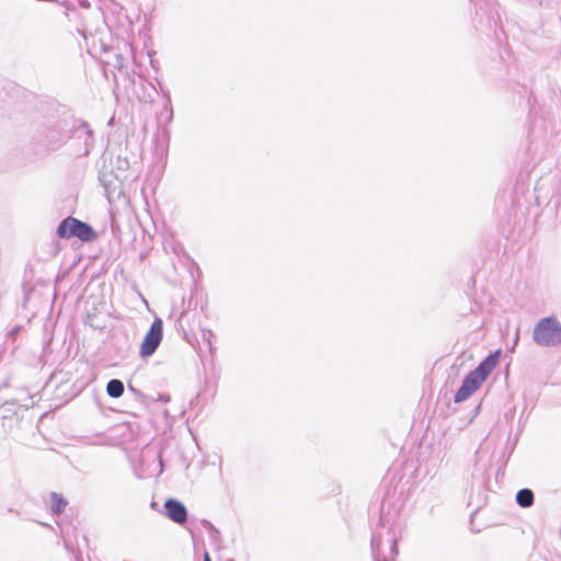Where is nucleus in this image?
<instances>
[{
    "label": "nucleus",
    "instance_id": "obj_1",
    "mask_svg": "<svg viewBox=\"0 0 561 561\" xmlns=\"http://www.w3.org/2000/svg\"><path fill=\"white\" fill-rule=\"evenodd\" d=\"M32 126L34 129L30 138V150L36 157H46L58 151L70 140V134L78 138L83 137V142L78 146V157L88 156L94 147V133L89 124L65 108L36 118Z\"/></svg>",
    "mask_w": 561,
    "mask_h": 561
},
{
    "label": "nucleus",
    "instance_id": "obj_8",
    "mask_svg": "<svg viewBox=\"0 0 561 561\" xmlns=\"http://www.w3.org/2000/svg\"><path fill=\"white\" fill-rule=\"evenodd\" d=\"M551 188H552L553 194L551 195V197H549L548 193L550 191V187L547 186L546 181L541 179L537 183V185L535 186V192H536V201H537L538 205L545 203L546 199H548L547 206H549L552 201L554 202V207H557L559 205V203H560L559 184L556 183L554 185L551 186Z\"/></svg>",
    "mask_w": 561,
    "mask_h": 561
},
{
    "label": "nucleus",
    "instance_id": "obj_19",
    "mask_svg": "<svg viewBox=\"0 0 561 561\" xmlns=\"http://www.w3.org/2000/svg\"><path fill=\"white\" fill-rule=\"evenodd\" d=\"M480 409H481V402L478 403L474 409H473V413L471 415V417L469 419L468 423H471L473 421V419L479 414L480 412Z\"/></svg>",
    "mask_w": 561,
    "mask_h": 561
},
{
    "label": "nucleus",
    "instance_id": "obj_9",
    "mask_svg": "<svg viewBox=\"0 0 561 561\" xmlns=\"http://www.w3.org/2000/svg\"><path fill=\"white\" fill-rule=\"evenodd\" d=\"M99 181L101 185L104 187L108 201H111V198L116 192H118V196L122 194V184L117 176L113 175L112 172H100Z\"/></svg>",
    "mask_w": 561,
    "mask_h": 561
},
{
    "label": "nucleus",
    "instance_id": "obj_12",
    "mask_svg": "<svg viewBox=\"0 0 561 561\" xmlns=\"http://www.w3.org/2000/svg\"><path fill=\"white\" fill-rule=\"evenodd\" d=\"M124 382L121 379L113 378L106 383V393L111 398H121L124 393Z\"/></svg>",
    "mask_w": 561,
    "mask_h": 561
},
{
    "label": "nucleus",
    "instance_id": "obj_11",
    "mask_svg": "<svg viewBox=\"0 0 561 561\" xmlns=\"http://www.w3.org/2000/svg\"><path fill=\"white\" fill-rule=\"evenodd\" d=\"M515 500H516V503L520 507L528 508V507L533 506V504H534L535 494H534L533 490H530L528 488H524V489H520L516 493Z\"/></svg>",
    "mask_w": 561,
    "mask_h": 561
},
{
    "label": "nucleus",
    "instance_id": "obj_4",
    "mask_svg": "<svg viewBox=\"0 0 561 561\" xmlns=\"http://www.w3.org/2000/svg\"><path fill=\"white\" fill-rule=\"evenodd\" d=\"M389 524V519H387L383 515V508H381L380 514V527L387 528L386 531V541L389 543V553L387 554L383 551V540L385 536L381 531L377 530L373 534L370 539V549L374 561H393L394 557L398 554V543L394 538V535L391 534L390 528L387 527Z\"/></svg>",
    "mask_w": 561,
    "mask_h": 561
},
{
    "label": "nucleus",
    "instance_id": "obj_23",
    "mask_svg": "<svg viewBox=\"0 0 561 561\" xmlns=\"http://www.w3.org/2000/svg\"><path fill=\"white\" fill-rule=\"evenodd\" d=\"M128 390H130L134 393H138V390L131 383L128 385Z\"/></svg>",
    "mask_w": 561,
    "mask_h": 561
},
{
    "label": "nucleus",
    "instance_id": "obj_20",
    "mask_svg": "<svg viewBox=\"0 0 561 561\" xmlns=\"http://www.w3.org/2000/svg\"><path fill=\"white\" fill-rule=\"evenodd\" d=\"M202 526L209 533V529L214 528L215 526L211 524V522L207 519L202 520Z\"/></svg>",
    "mask_w": 561,
    "mask_h": 561
},
{
    "label": "nucleus",
    "instance_id": "obj_7",
    "mask_svg": "<svg viewBox=\"0 0 561 561\" xmlns=\"http://www.w3.org/2000/svg\"><path fill=\"white\" fill-rule=\"evenodd\" d=\"M163 514L173 523L183 525L187 522L188 512L186 506L174 497H169L163 504Z\"/></svg>",
    "mask_w": 561,
    "mask_h": 561
},
{
    "label": "nucleus",
    "instance_id": "obj_17",
    "mask_svg": "<svg viewBox=\"0 0 561 561\" xmlns=\"http://www.w3.org/2000/svg\"><path fill=\"white\" fill-rule=\"evenodd\" d=\"M163 96L165 98V104H164V108L165 110H170V113H172V108H171V98H170V93L167 91V92H163ZM172 116V114H170Z\"/></svg>",
    "mask_w": 561,
    "mask_h": 561
},
{
    "label": "nucleus",
    "instance_id": "obj_2",
    "mask_svg": "<svg viewBox=\"0 0 561 561\" xmlns=\"http://www.w3.org/2000/svg\"><path fill=\"white\" fill-rule=\"evenodd\" d=\"M501 354V350L491 352L473 370L469 371L463 377L460 388L454 396V401L456 403L467 400L477 389H479L497 365Z\"/></svg>",
    "mask_w": 561,
    "mask_h": 561
},
{
    "label": "nucleus",
    "instance_id": "obj_6",
    "mask_svg": "<svg viewBox=\"0 0 561 561\" xmlns=\"http://www.w3.org/2000/svg\"><path fill=\"white\" fill-rule=\"evenodd\" d=\"M162 339L163 321L161 318L156 317L140 344V357L147 358L152 356L160 346Z\"/></svg>",
    "mask_w": 561,
    "mask_h": 561
},
{
    "label": "nucleus",
    "instance_id": "obj_22",
    "mask_svg": "<svg viewBox=\"0 0 561 561\" xmlns=\"http://www.w3.org/2000/svg\"><path fill=\"white\" fill-rule=\"evenodd\" d=\"M203 561H211L210 556L207 551H205L203 554Z\"/></svg>",
    "mask_w": 561,
    "mask_h": 561
},
{
    "label": "nucleus",
    "instance_id": "obj_5",
    "mask_svg": "<svg viewBox=\"0 0 561 561\" xmlns=\"http://www.w3.org/2000/svg\"><path fill=\"white\" fill-rule=\"evenodd\" d=\"M56 234L60 239L78 238L83 242H91L98 238V233L90 224L72 216H68L59 222Z\"/></svg>",
    "mask_w": 561,
    "mask_h": 561
},
{
    "label": "nucleus",
    "instance_id": "obj_18",
    "mask_svg": "<svg viewBox=\"0 0 561 561\" xmlns=\"http://www.w3.org/2000/svg\"><path fill=\"white\" fill-rule=\"evenodd\" d=\"M128 165H129V163L127 160H123V161L121 159L117 160V168L119 170H126V169H128Z\"/></svg>",
    "mask_w": 561,
    "mask_h": 561
},
{
    "label": "nucleus",
    "instance_id": "obj_24",
    "mask_svg": "<svg viewBox=\"0 0 561 561\" xmlns=\"http://www.w3.org/2000/svg\"><path fill=\"white\" fill-rule=\"evenodd\" d=\"M20 405L25 408V409H28V408H31L33 405V402H31V403L26 402V403H22Z\"/></svg>",
    "mask_w": 561,
    "mask_h": 561
},
{
    "label": "nucleus",
    "instance_id": "obj_14",
    "mask_svg": "<svg viewBox=\"0 0 561 561\" xmlns=\"http://www.w3.org/2000/svg\"><path fill=\"white\" fill-rule=\"evenodd\" d=\"M70 140H72V145L71 146L73 147V152L77 156L78 146H79V144L83 142V137L78 138V137H76V135L72 136L70 134Z\"/></svg>",
    "mask_w": 561,
    "mask_h": 561
},
{
    "label": "nucleus",
    "instance_id": "obj_10",
    "mask_svg": "<svg viewBox=\"0 0 561 561\" xmlns=\"http://www.w3.org/2000/svg\"><path fill=\"white\" fill-rule=\"evenodd\" d=\"M68 501L62 496V494L57 492L50 493V511L53 515H60L64 513Z\"/></svg>",
    "mask_w": 561,
    "mask_h": 561
},
{
    "label": "nucleus",
    "instance_id": "obj_26",
    "mask_svg": "<svg viewBox=\"0 0 561 561\" xmlns=\"http://www.w3.org/2000/svg\"><path fill=\"white\" fill-rule=\"evenodd\" d=\"M156 505H157V504H156L154 502H151V507H153V508H154V507H156Z\"/></svg>",
    "mask_w": 561,
    "mask_h": 561
},
{
    "label": "nucleus",
    "instance_id": "obj_21",
    "mask_svg": "<svg viewBox=\"0 0 561 561\" xmlns=\"http://www.w3.org/2000/svg\"><path fill=\"white\" fill-rule=\"evenodd\" d=\"M79 4L82 8H89L90 7V3L87 0H79Z\"/></svg>",
    "mask_w": 561,
    "mask_h": 561
},
{
    "label": "nucleus",
    "instance_id": "obj_16",
    "mask_svg": "<svg viewBox=\"0 0 561 561\" xmlns=\"http://www.w3.org/2000/svg\"><path fill=\"white\" fill-rule=\"evenodd\" d=\"M22 330V325H14L10 331L8 332V335L12 339H14L20 331Z\"/></svg>",
    "mask_w": 561,
    "mask_h": 561
},
{
    "label": "nucleus",
    "instance_id": "obj_3",
    "mask_svg": "<svg viewBox=\"0 0 561 561\" xmlns=\"http://www.w3.org/2000/svg\"><path fill=\"white\" fill-rule=\"evenodd\" d=\"M534 342L541 347L561 345V322L556 316L541 318L533 330Z\"/></svg>",
    "mask_w": 561,
    "mask_h": 561
},
{
    "label": "nucleus",
    "instance_id": "obj_15",
    "mask_svg": "<svg viewBox=\"0 0 561 561\" xmlns=\"http://www.w3.org/2000/svg\"><path fill=\"white\" fill-rule=\"evenodd\" d=\"M208 535H209L210 539L214 541H218L220 539V531L216 527L209 529Z\"/></svg>",
    "mask_w": 561,
    "mask_h": 561
},
{
    "label": "nucleus",
    "instance_id": "obj_25",
    "mask_svg": "<svg viewBox=\"0 0 561 561\" xmlns=\"http://www.w3.org/2000/svg\"><path fill=\"white\" fill-rule=\"evenodd\" d=\"M146 102H150V103H152V102H153V99L149 95V100H146Z\"/></svg>",
    "mask_w": 561,
    "mask_h": 561
},
{
    "label": "nucleus",
    "instance_id": "obj_13",
    "mask_svg": "<svg viewBox=\"0 0 561 561\" xmlns=\"http://www.w3.org/2000/svg\"><path fill=\"white\" fill-rule=\"evenodd\" d=\"M490 465V461H483L481 457L477 458V461L474 463L473 469V477H476L478 473H481V478L483 481L489 480V476L486 474L488 466Z\"/></svg>",
    "mask_w": 561,
    "mask_h": 561
}]
</instances>
